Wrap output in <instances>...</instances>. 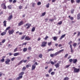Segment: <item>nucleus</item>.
Returning <instances> with one entry per match:
<instances>
[{
  "mask_svg": "<svg viewBox=\"0 0 80 80\" xmlns=\"http://www.w3.org/2000/svg\"><path fill=\"white\" fill-rule=\"evenodd\" d=\"M72 68L74 69V73H78L80 72V69L79 68L78 69L74 67Z\"/></svg>",
  "mask_w": 80,
  "mask_h": 80,
  "instance_id": "20e7f679",
  "label": "nucleus"
},
{
  "mask_svg": "<svg viewBox=\"0 0 80 80\" xmlns=\"http://www.w3.org/2000/svg\"><path fill=\"white\" fill-rule=\"evenodd\" d=\"M69 80V78H68V77H65L64 79V80Z\"/></svg>",
  "mask_w": 80,
  "mask_h": 80,
  "instance_id": "473e14b6",
  "label": "nucleus"
},
{
  "mask_svg": "<svg viewBox=\"0 0 80 80\" xmlns=\"http://www.w3.org/2000/svg\"><path fill=\"white\" fill-rule=\"evenodd\" d=\"M35 3H32V7H35Z\"/></svg>",
  "mask_w": 80,
  "mask_h": 80,
  "instance_id": "603ef678",
  "label": "nucleus"
},
{
  "mask_svg": "<svg viewBox=\"0 0 80 80\" xmlns=\"http://www.w3.org/2000/svg\"><path fill=\"white\" fill-rule=\"evenodd\" d=\"M54 74H55V72H52L51 73V75H54Z\"/></svg>",
  "mask_w": 80,
  "mask_h": 80,
  "instance_id": "a19ab883",
  "label": "nucleus"
},
{
  "mask_svg": "<svg viewBox=\"0 0 80 80\" xmlns=\"http://www.w3.org/2000/svg\"><path fill=\"white\" fill-rule=\"evenodd\" d=\"M64 49H62L61 50H60L58 52H59V53H61V52H62L63 51H64Z\"/></svg>",
  "mask_w": 80,
  "mask_h": 80,
  "instance_id": "c9c22d12",
  "label": "nucleus"
},
{
  "mask_svg": "<svg viewBox=\"0 0 80 80\" xmlns=\"http://www.w3.org/2000/svg\"><path fill=\"white\" fill-rule=\"evenodd\" d=\"M43 56V55L42 54H40L39 55V58H42V57Z\"/></svg>",
  "mask_w": 80,
  "mask_h": 80,
  "instance_id": "7c9ffc66",
  "label": "nucleus"
},
{
  "mask_svg": "<svg viewBox=\"0 0 80 80\" xmlns=\"http://www.w3.org/2000/svg\"><path fill=\"white\" fill-rule=\"evenodd\" d=\"M58 54H59V53L58 52L54 54V56H57V55Z\"/></svg>",
  "mask_w": 80,
  "mask_h": 80,
  "instance_id": "e433bc0d",
  "label": "nucleus"
},
{
  "mask_svg": "<svg viewBox=\"0 0 80 80\" xmlns=\"http://www.w3.org/2000/svg\"><path fill=\"white\" fill-rule=\"evenodd\" d=\"M15 58V57H13L12 58H11V61H13V60H15V58Z\"/></svg>",
  "mask_w": 80,
  "mask_h": 80,
  "instance_id": "de8ad7c7",
  "label": "nucleus"
},
{
  "mask_svg": "<svg viewBox=\"0 0 80 80\" xmlns=\"http://www.w3.org/2000/svg\"><path fill=\"white\" fill-rule=\"evenodd\" d=\"M66 35V34H64V35H62L61 37L60 38V40H62L63 38H64L65 37V35Z\"/></svg>",
  "mask_w": 80,
  "mask_h": 80,
  "instance_id": "f3484780",
  "label": "nucleus"
},
{
  "mask_svg": "<svg viewBox=\"0 0 80 80\" xmlns=\"http://www.w3.org/2000/svg\"><path fill=\"white\" fill-rule=\"evenodd\" d=\"M31 25V24H29L28 25V26L26 28V29H28V28H29L30 27Z\"/></svg>",
  "mask_w": 80,
  "mask_h": 80,
  "instance_id": "bb28decb",
  "label": "nucleus"
},
{
  "mask_svg": "<svg viewBox=\"0 0 80 80\" xmlns=\"http://www.w3.org/2000/svg\"><path fill=\"white\" fill-rule=\"evenodd\" d=\"M51 64H52V65H54V64H55V63H54V62H53L52 61H51Z\"/></svg>",
  "mask_w": 80,
  "mask_h": 80,
  "instance_id": "052dcab7",
  "label": "nucleus"
},
{
  "mask_svg": "<svg viewBox=\"0 0 80 80\" xmlns=\"http://www.w3.org/2000/svg\"><path fill=\"white\" fill-rule=\"evenodd\" d=\"M16 2H17V0H14L12 1V3H15Z\"/></svg>",
  "mask_w": 80,
  "mask_h": 80,
  "instance_id": "4d7b16f0",
  "label": "nucleus"
},
{
  "mask_svg": "<svg viewBox=\"0 0 80 80\" xmlns=\"http://www.w3.org/2000/svg\"><path fill=\"white\" fill-rule=\"evenodd\" d=\"M80 32H78V37L80 36Z\"/></svg>",
  "mask_w": 80,
  "mask_h": 80,
  "instance_id": "680f3d73",
  "label": "nucleus"
},
{
  "mask_svg": "<svg viewBox=\"0 0 80 80\" xmlns=\"http://www.w3.org/2000/svg\"><path fill=\"white\" fill-rule=\"evenodd\" d=\"M19 35H23V33L22 32H20L19 33Z\"/></svg>",
  "mask_w": 80,
  "mask_h": 80,
  "instance_id": "774afa93",
  "label": "nucleus"
},
{
  "mask_svg": "<svg viewBox=\"0 0 80 80\" xmlns=\"http://www.w3.org/2000/svg\"><path fill=\"white\" fill-rule=\"evenodd\" d=\"M74 11H75V10L74 9H72L71 12V13H72V14H73L74 12Z\"/></svg>",
  "mask_w": 80,
  "mask_h": 80,
  "instance_id": "72a5a7b5",
  "label": "nucleus"
},
{
  "mask_svg": "<svg viewBox=\"0 0 80 80\" xmlns=\"http://www.w3.org/2000/svg\"><path fill=\"white\" fill-rule=\"evenodd\" d=\"M25 70H26V67H24L22 69V71H25Z\"/></svg>",
  "mask_w": 80,
  "mask_h": 80,
  "instance_id": "c756f323",
  "label": "nucleus"
},
{
  "mask_svg": "<svg viewBox=\"0 0 80 80\" xmlns=\"http://www.w3.org/2000/svg\"><path fill=\"white\" fill-rule=\"evenodd\" d=\"M18 48H16L14 50V52H16L17 51V49Z\"/></svg>",
  "mask_w": 80,
  "mask_h": 80,
  "instance_id": "49530a36",
  "label": "nucleus"
},
{
  "mask_svg": "<svg viewBox=\"0 0 80 80\" xmlns=\"http://www.w3.org/2000/svg\"><path fill=\"white\" fill-rule=\"evenodd\" d=\"M27 51V48H25L23 49V52H26Z\"/></svg>",
  "mask_w": 80,
  "mask_h": 80,
  "instance_id": "aec40b11",
  "label": "nucleus"
},
{
  "mask_svg": "<svg viewBox=\"0 0 80 80\" xmlns=\"http://www.w3.org/2000/svg\"><path fill=\"white\" fill-rule=\"evenodd\" d=\"M70 66V65H66V68H68Z\"/></svg>",
  "mask_w": 80,
  "mask_h": 80,
  "instance_id": "e2e57ef3",
  "label": "nucleus"
},
{
  "mask_svg": "<svg viewBox=\"0 0 80 80\" xmlns=\"http://www.w3.org/2000/svg\"><path fill=\"white\" fill-rule=\"evenodd\" d=\"M8 9H9L10 10V9H12V5H9L8 6Z\"/></svg>",
  "mask_w": 80,
  "mask_h": 80,
  "instance_id": "4be33fe9",
  "label": "nucleus"
},
{
  "mask_svg": "<svg viewBox=\"0 0 80 80\" xmlns=\"http://www.w3.org/2000/svg\"><path fill=\"white\" fill-rule=\"evenodd\" d=\"M14 30L13 29H12L11 30H9L8 33L9 35H12V34H13V33H14Z\"/></svg>",
  "mask_w": 80,
  "mask_h": 80,
  "instance_id": "0eeeda50",
  "label": "nucleus"
},
{
  "mask_svg": "<svg viewBox=\"0 0 80 80\" xmlns=\"http://www.w3.org/2000/svg\"><path fill=\"white\" fill-rule=\"evenodd\" d=\"M55 67H56V68H59L60 67V64H59V63H57L56 64L54 65Z\"/></svg>",
  "mask_w": 80,
  "mask_h": 80,
  "instance_id": "9b49d317",
  "label": "nucleus"
},
{
  "mask_svg": "<svg viewBox=\"0 0 80 80\" xmlns=\"http://www.w3.org/2000/svg\"><path fill=\"white\" fill-rule=\"evenodd\" d=\"M68 17L69 18H70V19L71 20H73L74 19V18H73V17H71L70 16V15L68 16Z\"/></svg>",
  "mask_w": 80,
  "mask_h": 80,
  "instance_id": "a211bd4d",
  "label": "nucleus"
},
{
  "mask_svg": "<svg viewBox=\"0 0 80 80\" xmlns=\"http://www.w3.org/2000/svg\"><path fill=\"white\" fill-rule=\"evenodd\" d=\"M71 1L72 3H73L74 2V0H71Z\"/></svg>",
  "mask_w": 80,
  "mask_h": 80,
  "instance_id": "338daca9",
  "label": "nucleus"
},
{
  "mask_svg": "<svg viewBox=\"0 0 80 80\" xmlns=\"http://www.w3.org/2000/svg\"><path fill=\"white\" fill-rule=\"evenodd\" d=\"M27 45V43L26 42L24 43H22V46L23 45Z\"/></svg>",
  "mask_w": 80,
  "mask_h": 80,
  "instance_id": "0e129e2a",
  "label": "nucleus"
},
{
  "mask_svg": "<svg viewBox=\"0 0 80 80\" xmlns=\"http://www.w3.org/2000/svg\"><path fill=\"white\" fill-rule=\"evenodd\" d=\"M45 76L46 77H49L50 75H49V74H47L45 75Z\"/></svg>",
  "mask_w": 80,
  "mask_h": 80,
  "instance_id": "3c124183",
  "label": "nucleus"
},
{
  "mask_svg": "<svg viewBox=\"0 0 80 80\" xmlns=\"http://www.w3.org/2000/svg\"><path fill=\"white\" fill-rule=\"evenodd\" d=\"M13 18V15H12V14H11L10 15L8 18V20H11Z\"/></svg>",
  "mask_w": 80,
  "mask_h": 80,
  "instance_id": "1a4fd4ad",
  "label": "nucleus"
},
{
  "mask_svg": "<svg viewBox=\"0 0 80 80\" xmlns=\"http://www.w3.org/2000/svg\"><path fill=\"white\" fill-rule=\"evenodd\" d=\"M23 8V7L22 6H19V8L20 10H21Z\"/></svg>",
  "mask_w": 80,
  "mask_h": 80,
  "instance_id": "ea45409f",
  "label": "nucleus"
},
{
  "mask_svg": "<svg viewBox=\"0 0 80 80\" xmlns=\"http://www.w3.org/2000/svg\"><path fill=\"white\" fill-rule=\"evenodd\" d=\"M28 50H32V48H31V47H29L28 48Z\"/></svg>",
  "mask_w": 80,
  "mask_h": 80,
  "instance_id": "bf43d9fd",
  "label": "nucleus"
},
{
  "mask_svg": "<svg viewBox=\"0 0 80 80\" xmlns=\"http://www.w3.org/2000/svg\"><path fill=\"white\" fill-rule=\"evenodd\" d=\"M70 48H71V53H73V52H74V51H73V48H72V45H70Z\"/></svg>",
  "mask_w": 80,
  "mask_h": 80,
  "instance_id": "f8f14e48",
  "label": "nucleus"
},
{
  "mask_svg": "<svg viewBox=\"0 0 80 80\" xmlns=\"http://www.w3.org/2000/svg\"><path fill=\"white\" fill-rule=\"evenodd\" d=\"M52 42H48V45L49 46H50V45H52Z\"/></svg>",
  "mask_w": 80,
  "mask_h": 80,
  "instance_id": "c85d7f7f",
  "label": "nucleus"
},
{
  "mask_svg": "<svg viewBox=\"0 0 80 80\" xmlns=\"http://www.w3.org/2000/svg\"><path fill=\"white\" fill-rule=\"evenodd\" d=\"M49 20L50 22H53V21L54 20V19H50Z\"/></svg>",
  "mask_w": 80,
  "mask_h": 80,
  "instance_id": "5fc2aeb1",
  "label": "nucleus"
},
{
  "mask_svg": "<svg viewBox=\"0 0 80 80\" xmlns=\"http://www.w3.org/2000/svg\"><path fill=\"white\" fill-rule=\"evenodd\" d=\"M55 56V54H50V57H53Z\"/></svg>",
  "mask_w": 80,
  "mask_h": 80,
  "instance_id": "f704fd0d",
  "label": "nucleus"
},
{
  "mask_svg": "<svg viewBox=\"0 0 80 80\" xmlns=\"http://www.w3.org/2000/svg\"><path fill=\"white\" fill-rule=\"evenodd\" d=\"M6 41V40H5V39H3L2 42L1 43H4V42H5Z\"/></svg>",
  "mask_w": 80,
  "mask_h": 80,
  "instance_id": "09e8293b",
  "label": "nucleus"
},
{
  "mask_svg": "<svg viewBox=\"0 0 80 80\" xmlns=\"http://www.w3.org/2000/svg\"><path fill=\"white\" fill-rule=\"evenodd\" d=\"M38 5H41V2H39L37 3Z\"/></svg>",
  "mask_w": 80,
  "mask_h": 80,
  "instance_id": "864d4df0",
  "label": "nucleus"
},
{
  "mask_svg": "<svg viewBox=\"0 0 80 80\" xmlns=\"http://www.w3.org/2000/svg\"><path fill=\"white\" fill-rule=\"evenodd\" d=\"M10 59H7L6 60V61H5V64L6 65H10Z\"/></svg>",
  "mask_w": 80,
  "mask_h": 80,
  "instance_id": "423d86ee",
  "label": "nucleus"
},
{
  "mask_svg": "<svg viewBox=\"0 0 80 80\" xmlns=\"http://www.w3.org/2000/svg\"><path fill=\"white\" fill-rule=\"evenodd\" d=\"M49 5H50V4L49 3H48V4H47L46 5L47 8H49Z\"/></svg>",
  "mask_w": 80,
  "mask_h": 80,
  "instance_id": "58836bf2",
  "label": "nucleus"
},
{
  "mask_svg": "<svg viewBox=\"0 0 80 80\" xmlns=\"http://www.w3.org/2000/svg\"><path fill=\"white\" fill-rule=\"evenodd\" d=\"M0 62H5V59L3 58H2L0 60Z\"/></svg>",
  "mask_w": 80,
  "mask_h": 80,
  "instance_id": "2f4dec72",
  "label": "nucleus"
},
{
  "mask_svg": "<svg viewBox=\"0 0 80 80\" xmlns=\"http://www.w3.org/2000/svg\"><path fill=\"white\" fill-rule=\"evenodd\" d=\"M36 65H38V63L37 62H35V64H32V70H34V69H35V68H36Z\"/></svg>",
  "mask_w": 80,
  "mask_h": 80,
  "instance_id": "7ed1b4c3",
  "label": "nucleus"
},
{
  "mask_svg": "<svg viewBox=\"0 0 80 80\" xmlns=\"http://www.w3.org/2000/svg\"><path fill=\"white\" fill-rule=\"evenodd\" d=\"M27 60H23V62H24V63H26V62H27Z\"/></svg>",
  "mask_w": 80,
  "mask_h": 80,
  "instance_id": "69168bd1",
  "label": "nucleus"
},
{
  "mask_svg": "<svg viewBox=\"0 0 80 80\" xmlns=\"http://www.w3.org/2000/svg\"><path fill=\"white\" fill-rule=\"evenodd\" d=\"M31 38L28 36H26L25 38V40H30Z\"/></svg>",
  "mask_w": 80,
  "mask_h": 80,
  "instance_id": "ddd939ff",
  "label": "nucleus"
},
{
  "mask_svg": "<svg viewBox=\"0 0 80 80\" xmlns=\"http://www.w3.org/2000/svg\"><path fill=\"white\" fill-rule=\"evenodd\" d=\"M35 28L33 27V28H32V29L31 32H34V31H35Z\"/></svg>",
  "mask_w": 80,
  "mask_h": 80,
  "instance_id": "393cba45",
  "label": "nucleus"
},
{
  "mask_svg": "<svg viewBox=\"0 0 80 80\" xmlns=\"http://www.w3.org/2000/svg\"><path fill=\"white\" fill-rule=\"evenodd\" d=\"M45 14H46V12H44L43 13H42V17L44 16L45 15Z\"/></svg>",
  "mask_w": 80,
  "mask_h": 80,
  "instance_id": "37998d69",
  "label": "nucleus"
},
{
  "mask_svg": "<svg viewBox=\"0 0 80 80\" xmlns=\"http://www.w3.org/2000/svg\"><path fill=\"white\" fill-rule=\"evenodd\" d=\"M76 2L78 3H80V0H76Z\"/></svg>",
  "mask_w": 80,
  "mask_h": 80,
  "instance_id": "6e6d98bb",
  "label": "nucleus"
},
{
  "mask_svg": "<svg viewBox=\"0 0 80 80\" xmlns=\"http://www.w3.org/2000/svg\"><path fill=\"white\" fill-rule=\"evenodd\" d=\"M3 23L4 24L3 26H4V27H7V21L6 20H4L3 21Z\"/></svg>",
  "mask_w": 80,
  "mask_h": 80,
  "instance_id": "4468645a",
  "label": "nucleus"
},
{
  "mask_svg": "<svg viewBox=\"0 0 80 80\" xmlns=\"http://www.w3.org/2000/svg\"><path fill=\"white\" fill-rule=\"evenodd\" d=\"M25 36H22V37L21 38V40H23L25 38Z\"/></svg>",
  "mask_w": 80,
  "mask_h": 80,
  "instance_id": "a878e982",
  "label": "nucleus"
},
{
  "mask_svg": "<svg viewBox=\"0 0 80 80\" xmlns=\"http://www.w3.org/2000/svg\"><path fill=\"white\" fill-rule=\"evenodd\" d=\"M52 70H53V69H52V68H50L48 71V73H50V72H51Z\"/></svg>",
  "mask_w": 80,
  "mask_h": 80,
  "instance_id": "cd10ccee",
  "label": "nucleus"
},
{
  "mask_svg": "<svg viewBox=\"0 0 80 80\" xmlns=\"http://www.w3.org/2000/svg\"><path fill=\"white\" fill-rule=\"evenodd\" d=\"M10 29V27L9 26L8 27H7L6 29L5 30V32H7V30H8L9 29Z\"/></svg>",
  "mask_w": 80,
  "mask_h": 80,
  "instance_id": "412c9836",
  "label": "nucleus"
},
{
  "mask_svg": "<svg viewBox=\"0 0 80 80\" xmlns=\"http://www.w3.org/2000/svg\"><path fill=\"white\" fill-rule=\"evenodd\" d=\"M24 74L23 72H22L19 74V77L17 78L16 79V80H19L20 79H21L23 77V75Z\"/></svg>",
  "mask_w": 80,
  "mask_h": 80,
  "instance_id": "f257e3e1",
  "label": "nucleus"
},
{
  "mask_svg": "<svg viewBox=\"0 0 80 80\" xmlns=\"http://www.w3.org/2000/svg\"><path fill=\"white\" fill-rule=\"evenodd\" d=\"M23 59L19 63H18V65H19L21 64V63H23Z\"/></svg>",
  "mask_w": 80,
  "mask_h": 80,
  "instance_id": "b1692460",
  "label": "nucleus"
},
{
  "mask_svg": "<svg viewBox=\"0 0 80 80\" xmlns=\"http://www.w3.org/2000/svg\"><path fill=\"white\" fill-rule=\"evenodd\" d=\"M62 23V21H60L58 23V25H61Z\"/></svg>",
  "mask_w": 80,
  "mask_h": 80,
  "instance_id": "8fccbe9b",
  "label": "nucleus"
},
{
  "mask_svg": "<svg viewBox=\"0 0 80 80\" xmlns=\"http://www.w3.org/2000/svg\"><path fill=\"white\" fill-rule=\"evenodd\" d=\"M48 38V36H46L45 37V38H44V40H47V38Z\"/></svg>",
  "mask_w": 80,
  "mask_h": 80,
  "instance_id": "13d9d810",
  "label": "nucleus"
},
{
  "mask_svg": "<svg viewBox=\"0 0 80 80\" xmlns=\"http://www.w3.org/2000/svg\"><path fill=\"white\" fill-rule=\"evenodd\" d=\"M14 57H16L18 56V55H20V53L19 52H16L13 54Z\"/></svg>",
  "mask_w": 80,
  "mask_h": 80,
  "instance_id": "9d476101",
  "label": "nucleus"
},
{
  "mask_svg": "<svg viewBox=\"0 0 80 80\" xmlns=\"http://www.w3.org/2000/svg\"><path fill=\"white\" fill-rule=\"evenodd\" d=\"M53 40H54V41H56L57 40V37L56 36H54L53 37Z\"/></svg>",
  "mask_w": 80,
  "mask_h": 80,
  "instance_id": "5701e85b",
  "label": "nucleus"
},
{
  "mask_svg": "<svg viewBox=\"0 0 80 80\" xmlns=\"http://www.w3.org/2000/svg\"><path fill=\"white\" fill-rule=\"evenodd\" d=\"M47 44V42H42V44L41 45V47H46V45Z\"/></svg>",
  "mask_w": 80,
  "mask_h": 80,
  "instance_id": "39448f33",
  "label": "nucleus"
},
{
  "mask_svg": "<svg viewBox=\"0 0 80 80\" xmlns=\"http://www.w3.org/2000/svg\"><path fill=\"white\" fill-rule=\"evenodd\" d=\"M77 18L78 20H80V13L77 14Z\"/></svg>",
  "mask_w": 80,
  "mask_h": 80,
  "instance_id": "2eb2a0df",
  "label": "nucleus"
},
{
  "mask_svg": "<svg viewBox=\"0 0 80 80\" xmlns=\"http://www.w3.org/2000/svg\"><path fill=\"white\" fill-rule=\"evenodd\" d=\"M69 62L70 63H72L73 62V63L74 64H76L77 62V59H70L69 60Z\"/></svg>",
  "mask_w": 80,
  "mask_h": 80,
  "instance_id": "f03ea898",
  "label": "nucleus"
},
{
  "mask_svg": "<svg viewBox=\"0 0 80 80\" xmlns=\"http://www.w3.org/2000/svg\"><path fill=\"white\" fill-rule=\"evenodd\" d=\"M24 23L23 21H21L18 23V26H21V25H22Z\"/></svg>",
  "mask_w": 80,
  "mask_h": 80,
  "instance_id": "6e6552de",
  "label": "nucleus"
},
{
  "mask_svg": "<svg viewBox=\"0 0 80 80\" xmlns=\"http://www.w3.org/2000/svg\"><path fill=\"white\" fill-rule=\"evenodd\" d=\"M6 32H7L5 31V32H2L1 33V35L2 36H3V35H5L6 34Z\"/></svg>",
  "mask_w": 80,
  "mask_h": 80,
  "instance_id": "dca6fc26",
  "label": "nucleus"
},
{
  "mask_svg": "<svg viewBox=\"0 0 80 80\" xmlns=\"http://www.w3.org/2000/svg\"><path fill=\"white\" fill-rule=\"evenodd\" d=\"M53 49H49L48 50V52H49L50 51H53Z\"/></svg>",
  "mask_w": 80,
  "mask_h": 80,
  "instance_id": "c03bdc74",
  "label": "nucleus"
},
{
  "mask_svg": "<svg viewBox=\"0 0 80 80\" xmlns=\"http://www.w3.org/2000/svg\"><path fill=\"white\" fill-rule=\"evenodd\" d=\"M72 41H70V42L68 43L69 45H70H70H72L71 44H72Z\"/></svg>",
  "mask_w": 80,
  "mask_h": 80,
  "instance_id": "4c0bfd02",
  "label": "nucleus"
},
{
  "mask_svg": "<svg viewBox=\"0 0 80 80\" xmlns=\"http://www.w3.org/2000/svg\"><path fill=\"white\" fill-rule=\"evenodd\" d=\"M68 53L66 54L64 56V58H67V57H68Z\"/></svg>",
  "mask_w": 80,
  "mask_h": 80,
  "instance_id": "79ce46f5",
  "label": "nucleus"
},
{
  "mask_svg": "<svg viewBox=\"0 0 80 80\" xmlns=\"http://www.w3.org/2000/svg\"><path fill=\"white\" fill-rule=\"evenodd\" d=\"M77 43H74V44L73 45V47H76V46H77Z\"/></svg>",
  "mask_w": 80,
  "mask_h": 80,
  "instance_id": "a18cd8bd",
  "label": "nucleus"
},
{
  "mask_svg": "<svg viewBox=\"0 0 80 80\" xmlns=\"http://www.w3.org/2000/svg\"><path fill=\"white\" fill-rule=\"evenodd\" d=\"M3 9H5V10H6V9L7 8V7L5 5V4H3Z\"/></svg>",
  "mask_w": 80,
  "mask_h": 80,
  "instance_id": "6ab92c4d",
  "label": "nucleus"
}]
</instances>
